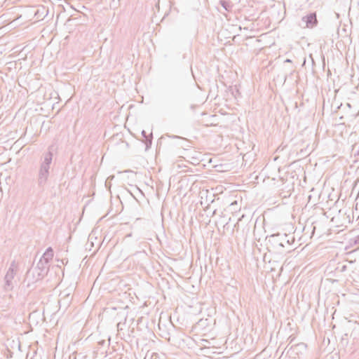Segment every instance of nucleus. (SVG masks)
<instances>
[{"instance_id":"nucleus-1","label":"nucleus","mask_w":359,"mask_h":359,"mask_svg":"<svg viewBox=\"0 0 359 359\" xmlns=\"http://www.w3.org/2000/svg\"><path fill=\"white\" fill-rule=\"evenodd\" d=\"M53 146L48 147V151L45 152L40 162L37 182L40 187H43L47 182L50 175V168L53 160Z\"/></svg>"},{"instance_id":"nucleus-2","label":"nucleus","mask_w":359,"mask_h":359,"mask_svg":"<svg viewBox=\"0 0 359 359\" xmlns=\"http://www.w3.org/2000/svg\"><path fill=\"white\" fill-rule=\"evenodd\" d=\"M267 243L275 250H280L286 245H290L294 241L292 236L286 233H274L266 237Z\"/></svg>"},{"instance_id":"nucleus-3","label":"nucleus","mask_w":359,"mask_h":359,"mask_svg":"<svg viewBox=\"0 0 359 359\" xmlns=\"http://www.w3.org/2000/svg\"><path fill=\"white\" fill-rule=\"evenodd\" d=\"M17 270V266L15 262H12L7 273L4 277L5 284H4V290L6 291H11L13 290L14 285L13 280Z\"/></svg>"},{"instance_id":"nucleus-4","label":"nucleus","mask_w":359,"mask_h":359,"mask_svg":"<svg viewBox=\"0 0 359 359\" xmlns=\"http://www.w3.org/2000/svg\"><path fill=\"white\" fill-rule=\"evenodd\" d=\"M37 272L34 268H31L27 271L24 283H27V287H30L32 284L42 279L40 273Z\"/></svg>"},{"instance_id":"nucleus-5","label":"nucleus","mask_w":359,"mask_h":359,"mask_svg":"<svg viewBox=\"0 0 359 359\" xmlns=\"http://www.w3.org/2000/svg\"><path fill=\"white\" fill-rule=\"evenodd\" d=\"M302 21L305 23L304 27L313 29L318 25V21L316 12H312L306 14L302 18Z\"/></svg>"},{"instance_id":"nucleus-6","label":"nucleus","mask_w":359,"mask_h":359,"mask_svg":"<svg viewBox=\"0 0 359 359\" xmlns=\"http://www.w3.org/2000/svg\"><path fill=\"white\" fill-rule=\"evenodd\" d=\"M49 266L50 264L45 263L43 261L39 259L36 264V266L34 267V269L38 271L37 273H40V275H41V278H43L44 276L47 274L49 270Z\"/></svg>"},{"instance_id":"nucleus-7","label":"nucleus","mask_w":359,"mask_h":359,"mask_svg":"<svg viewBox=\"0 0 359 359\" xmlns=\"http://www.w3.org/2000/svg\"><path fill=\"white\" fill-rule=\"evenodd\" d=\"M53 250L51 247H49L46 249L42 257L40 258V260L43 261L45 263H48L53 259Z\"/></svg>"},{"instance_id":"nucleus-8","label":"nucleus","mask_w":359,"mask_h":359,"mask_svg":"<svg viewBox=\"0 0 359 359\" xmlns=\"http://www.w3.org/2000/svg\"><path fill=\"white\" fill-rule=\"evenodd\" d=\"M60 299L59 300V303L63 302L65 304L68 305L70 302V294L69 292H66L65 290L62 291L60 294Z\"/></svg>"},{"instance_id":"nucleus-9","label":"nucleus","mask_w":359,"mask_h":359,"mask_svg":"<svg viewBox=\"0 0 359 359\" xmlns=\"http://www.w3.org/2000/svg\"><path fill=\"white\" fill-rule=\"evenodd\" d=\"M141 133H142V137L144 139V142L146 144V149H148L149 147H151V143H152V137H151L152 134L151 133L150 135H148L147 134L146 131L144 130L142 131Z\"/></svg>"},{"instance_id":"nucleus-10","label":"nucleus","mask_w":359,"mask_h":359,"mask_svg":"<svg viewBox=\"0 0 359 359\" xmlns=\"http://www.w3.org/2000/svg\"><path fill=\"white\" fill-rule=\"evenodd\" d=\"M219 4L224 8L226 11H230L232 8V4L230 1L225 0H220Z\"/></svg>"},{"instance_id":"nucleus-11","label":"nucleus","mask_w":359,"mask_h":359,"mask_svg":"<svg viewBox=\"0 0 359 359\" xmlns=\"http://www.w3.org/2000/svg\"><path fill=\"white\" fill-rule=\"evenodd\" d=\"M192 152H194V153L195 154H196L197 156H198V155H199V154H198V153H197L196 151H193ZM191 158H192L193 160H194V161H195L196 163H199V161H200V158H199L198 156H191Z\"/></svg>"},{"instance_id":"nucleus-12","label":"nucleus","mask_w":359,"mask_h":359,"mask_svg":"<svg viewBox=\"0 0 359 359\" xmlns=\"http://www.w3.org/2000/svg\"><path fill=\"white\" fill-rule=\"evenodd\" d=\"M208 321V319H205V320H200L198 323H197V325L196 326L197 327H199V326H202L203 325H205V322Z\"/></svg>"},{"instance_id":"nucleus-13","label":"nucleus","mask_w":359,"mask_h":359,"mask_svg":"<svg viewBox=\"0 0 359 359\" xmlns=\"http://www.w3.org/2000/svg\"><path fill=\"white\" fill-rule=\"evenodd\" d=\"M355 211L356 213L358 214V217H359V203L358 201H356V203H355Z\"/></svg>"},{"instance_id":"nucleus-14","label":"nucleus","mask_w":359,"mask_h":359,"mask_svg":"<svg viewBox=\"0 0 359 359\" xmlns=\"http://www.w3.org/2000/svg\"><path fill=\"white\" fill-rule=\"evenodd\" d=\"M354 244L359 248V235L354 238Z\"/></svg>"},{"instance_id":"nucleus-15","label":"nucleus","mask_w":359,"mask_h":359,"mask_svg":"<svg viewBox=\"0 0 359 359\" xmlns=\"http://www.w3.org/2000/svg\"><path fill=\"white\" fill-rule=\"evenodd\" d=\"M297 346H303V347H306V344L302 343V344H297Z\"/></svg>"},{"instance_id":"nucleus-16","label":"nucleus","mask_w":359,"mask_h":359,"mask_svg":"<svg viewBox=\"0 0 359 359\" xmlns=\"http://www.w3.org/2000/svg\"><path fill=\"white\" fill-rule=\"evenodd\" d=\"M292 62V60L290 59H286L285 60V62Z\"/></svg>"},{"instance_id":"nucleus-17","label":"nucleus","mask_w":359,"mask_h":359,"mask_svg":"<svg viewBox=\"0 0 359 359\" xmlns=\"http://www.w3.org/2000/svg\"><path fill=\"white\" fill-rule=\"evenodd\" d=\"M174 138H178V139H182L179 136H174Z\"/></svg>"},{"instance_id":"nucleus-18","label":"nucleus","mask_w":359,"mask_h":359,"mask_svg":"<svg viewBox=\"0 0 359 359\" xmlns=\"http://www.w3.org/2000/svg\"><path fill=\"white\" fill-rule=\"evenodd\" d=\"M189 153H190V151H187V155L189 157L190 156V154H189Z\"/></svg>"}]
</instances>
